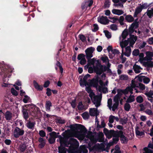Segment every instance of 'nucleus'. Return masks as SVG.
I'll return each instance as SVG.
<instances>
[{
  "mask_svg": "<svg viewBox=\"0 0 153 153\" xmlns=\"http://www.w3.org/2000/svg\"><path fill=\"white\" fill-rule=\"evenodd\" d=\"M50 137L48 140L50 143L52 144L54 143L56 138H59L60 143L61 145H65L68 146L66 144V139L71 137H74L77 138L80 140H82L85 137L89 138L94 143H96L97 140L95 139L94 136L92 135L91 132H87V130L83 126L79 124L76 126V130L74 131L72 134L69 131L66 132L65 133H63L62 135L64 137L61 135H58L57 133L55 131H53L49 134Z\"/></svg>",
  "mask_w": 153,
  "mask_h": 153,
  "instance_id": "f257e3e1",
  "label": "nucleus"
},
{
  "mask_svg": "<svg viewBox=\"0 0 153 153\" xmlns=\"http://www.w3.org/2000/svg\"><path fill=\"white\" fill-rule=\"evenodd\" d=\"M101 76L102 79L99 80L98 77L97 76L91 80L90 84L97 88L99 92L106 93L108 92L107 86L108 81L105 74H102Z\"/></svg>",
  "mask_w": 153,
  "mask_h": 153,
  "instance_id": "f03ea898",
  "label": "nucleus"
},
{
  "mask_svg": "<svg viewBox=\"0 0 153 153\" xmlns=\"http://www.w3.org/2000/svg\"><path fill=\"white\" fill-rule=\"evenodd\" d=\"M89 93V96L95 106L97 108L100 105L101 97L98 95H95L94 94L92 91Z\"/></svg>",
  "mask_w": 153,
  "mask_h": 153,
  "instance_id": "7ed1b4c3",
  "label": "nucleus"
},
{
  "mask_svg": "<svg viewBox=\"0 0 153 153\" xmlns=\"http://www.w3.org/2000/svg\"><path fill=\"white\" fill-rule=\"evenodd\" d=\"M76 143L78 142L77 140L73 138H71L70 139L69 142H68L66 140V144L68 146H66L65 145H61L60 144V146L59 147V153H66L67 149H66L64 147H63V146H66L67 147L68 146V145L71 144L72 143Z\"/></svg>",
  "mask_w": 153,
  "mask_h": 153,
  "instance_id": "20e7f679",
  "label": "nucleus"
},
{
  "mask_svg": "<svg viewBox=\"0 0 153 153\" xmlns=\"http://www.w3.org/2000/svg\"><path fill=\"white\" fill-rule=\"evenodd\" d=\"M90 76V75L87 74L85 75L83 77H81L80 79L79 83L80 85L82 87H84L85 85L86 86L89 85V81L88 79Z\"/></svg>",
  "mask_w": 153,
  "mask_h": 153,
  "instance_id": "39448f33",
  "label": "nucleus"
},
{
  "mask_svg": "<svg viewBox=\"0 0 153 153\" xmlns=\"http://www.w3.org/2000/svg\"><path fill=\"white\" fill-rule=\"evenodd\" d=\"M25 131L23 129L16 127L13 131V136L15 138H17L19 136L23 135Z\"/></svg>",
  "mask_w": 153,
  "mask_h": 153,
  "instance_id": "423d86ee",
  "label": "nucleus"
},
{
  "mask_svg": "<svg viewBox=\"0 0 153 153\" xmlns=\"http://www.w3.org/2000/svg\"><path fill=\"white\" fill-rule=\"evenodd\" d=\"M131 81V86L134 87V88L135 87H138L142 91L144 90L145 89L146 87L143 83L140 82H138L134 80H133Z\"/></svg>",
  "mask_w": 153,
  "mask_h": 153,
  "instance_id": "0eeeda50",
  "label": "nucleus"
},
{
  "mask_svg": "<svg viewBox=\"0 0 153 153\" xmlns=\"http://www.w3.org/2000/svg\"><path fill=\"white\" fill-rule=\"evenodd\" d=\"M95 49L94 48L90 47L88 48L85 50L86 57L87 59H89L93 57V53Z\"/></svg>",
  "mask_w": 153,
  "mask_h": 153,
  "instance_id": "6e6552de",
  "label": "nucleus"
},
{
  "mask_svg": "<svg viewBox=\"0 0 153 153\" xmlns=\"http://www.w3.org/2000/svg\"><path fill=\"white\" fill-rule=\"evenodd\" d=\"M96 73L99 74H101L102 72L108 70V68L105 66L101 65L98 67H94Z\"/></svg>",
  "mask_w": 153,
  "mask_h": 153,
  "instance_id": "1a4fd4ad",
  "label": "nucleus"
},
{
  "mask_svg": "<svg viewBox=\"0 0 153 153\" xmlns=\"http://www.w3.org/2000/svg\"><path fill=\"white\" fill-rule=\"evenodd\" d=\"M132 81H131V83L130 84V86L127 87L125 89L123 90H120L118 91L120 94L121 93H123L125 94H128V92H129L131 94H133V89L134 88V87H132Z\"/></svg>",
  "mask_w": 153,
  "mask_h": 153,
  "instance_id": "9d476101",
  "label": "nucleus"
},
{
  "mask_svg": "<svg viewBox=\"0 0 153 153\" xmlns=\"http://www.w3.org/2000/svg\"><path fill=\"white\" fill-rule=\"evenodd\" d=\"M98 21L101 24L106 25L109 23V20L106 16H102L98 19Z\"/></svg>",
  "mask_w": 153,
  "mask_h": 153,
  "instance_id": "9b49d317",
  "label": "nucleus"
},
{
  "mask_svg": "<svg viewBox=\"0 0 153 153\" xmlns=\"http://www.w3.org/2000/svg\"><path fill=\"white\" fill-rule=\"evenodd\" d=\"M139 26L138 22H134L133 23L128 29L130 33H132L134 29L137 28Z\"/></svg>",
  "mask_w": 153,
  "mask_h": 153,
  "instance_id": "f8f14e48",
  "label": "nucleus"
},
{
  "mask_svg": "<svg viewBox=\"0 0 153 153\" xmlns=\"http://www.w3.org/2000/svg\"><path fill=\"white\" fill-rule=\"evenodd\" d=\"M137 37L134 35H131L130 38H128L127 40L129 43L130 45L132 46L135 43L137 39Z\"/></svg>",
  "mask_w": 153,
  "mask_h": 153,
  "instance_id": "ddd939ff",
  "label": "nucleus"
},
{
  "mask_svg": "<svg viewBox=\"0 0 153 153\" xmlns=\"http://www.w3.org/2000/svg\"><path fill=\"white\" fill-rule=\"evenodd\" d=\"M36 124L33 120H28L26 124V126L29 129H33Z\"/></svg>",
  "mask_w": 153,
  "mask_h": 153,
  "instance_id": "4468645a",
  "label": "nucleus"
},
{
  "mask_svg": "<svg viewBox=\"0 0 153 153\" xmlns=\"http://www.w3.org/2000/svg\"><path fill=\"white\" fill-rule=\"evenodd\" d=\"M146 56L144 57L145 60L151 61L152 59L153 52L147 51L146 53Z\"/></svg>",
  "mask_w": 153,
  "mask_h": 153,
  "instance_id": "2eb2a0df",
  "label": "nucleus"
},
{
  "mask_svg": "<svg viewBox=\"0 0 153 153\" xmlns=\"http://www.w3.org/2000/svg\"><path fill=\"white\" fill-rule=\"evenodd\" d=\"M88 1L82 4V8L83 10L86 8L88 7V4H87V3H89L88 4V6L90 7L91 6L93 3V1L92 0H87Z\"/></svg>",
  "mask_w": 153,
  "mask_h": 153,
  "instance_id": "dca6fc26",
  "label": "nucleus"
},
{
  "mask_svg": "<svg viewBox=\"0 0 153 153\" xmlns=\"http://www.w3.org/2000/svg\"><path fill=\"white\" fill-rule=\"evenodd\" d=\"M95 122L96 123H97V128H103L105 126V124L103 120H101V125L99 124V122L98 121L97 117H96Z\"/></svg>",
  "mask_w": 153,
  "mask_h": 153,
  "instance_id": "f3484780",
  "label": "nucleus"
},
{
  "mask_svg": "<svg viewBox=\"0 0 153 153\" xmlns=\"http://www.w3.org/2000/svg\"><path fill=\"white\" fill-rule=\"evenodd\" d=\"M131 50L130 46H127L124 48L123 53H124V54L125 56H129L131 53Z\"/></svg>",
  "mask_w": 153,
  "mask_h": 153,
  "instance_id": "a211bd4d",
  "label": "nucleus"
},
{
  "mask_svg": "<svg viewBox=\"0 0 153 153\" xmlns=\"http://www.w3.org/2000/svg\"><path fill=\"white\" fill-rule=\"evenodd\" d=\"M135 131L137 136H141L144 134V131H141V128L138 126L136 127Z\"/></svg>",
  "mask_w": 153,
  "mask_h": 153,
  "instance_id": "6ab92c4d",
  "label": "nucleus"
},
{
  "mask_svg": "<svg viewBox=\"0 0 153 153\" xmlns=\"http://www.w3.org/2000/svg\"><path fill=\"white\" fill-rule=\"evenodd\" d=\"M120 137L121 138V140L122 143H126L128 141V138H127L123 134V132L122 131H120Z\"/></svg>",
  "mask_w": 153,
  "mask_h": 153,
  "instance_id": "aec40b11",
  "label": "nucleus"
},
{
  "mask_svg": "<svg viewBox=\"0 0 153 153\" xmlns=\"http://www.w3.org/2000/svg\"><path fill=\"white\" fill-rule=\"evenodd\" d=\"M133 69L135 73L137 74L140 73L143 69L142 68L136 64L133 65Z\"/></svg>",
  "mask_w": 153,
  "mask_h": 153,
  "instance_id": "412c9836",
  "label": "nucleus"
},
{
  "mask_svg": "<svg viewBox=\"0 0 153 153\" xmlns=\"http://www.w3.org/2000/svg\"><path fill=\"white\" fill-rule=\"evenodd\" d=\"M89 113L91 116H96V117H97V116L98 114L97 108H90Z\"/></svg>",
  "mask_w": 153,
  "mask_h": 153,
  "instance_id": "4be33fe9",
  "label": "nucleus"
},
{
  "mask_svg": "<svg viewBox=\"0 0 153 153\" xmlns=\"http://www.w3.org/2000/svg\"><path fill=\"white\" fill-rule=\"evenodd\" d=\"M38 141L40 143L39 144V146L40 148H43L45 144V140L42 137H39L38 139Z\"/></svg>",
  "mask_w": 153,
  "mask_h": 153,
  "instance_id": "5701e85b",
  "label": "nucleus"
},
{
  "mask_svg": "<svg viewBox=\"0 0 153 153\" xmlns=\"http://www.w3.org/2000/svg\"><path fill=\"white\" fill-rule=\"evenodd\" d=\"M128 42L127 40L124 41H121L120 42V45L122 49V51L123 53L124 51V48L126 46L128 45Z\"/></svg>",
  "mask_w": 153,
  "mask_h": 153,
  "instance_id": "b1692460",
  "label": "nucleus"
},
{
  "mask_svg": "<svg viewBox=\"0 0 153 153\" xmlns=\"http://www.w3.org/2000/svg\"><path fill=\"white\" fill-rule=\"evenodd\" d=\"M112 12L113 14L117 15H120L124 13V12L123 10L116 9H113Z\"/></svg>",
  "mask_w": 153,
  "mask_h": 153,
  "instance_id": "393cba45",
  "label": "nucleus"
},
{
  "mask_svg": "<svg viewBox=\"0 0 153 153\" xmlns=\"http://www.w3.org/2000/svg\"><path fill=\"white\" fill-rule=\"evenodd\" d=\"M101 59L103 62L105 63H107V67H106L108 68L109 69L111 65L109 62V59L108 57L106 56H103L101 57Z\"/></svg>",
  "mask_w": 153,
  "mask_h": 153,
  "instance_id": "a878e982",
  "label": "nucleus"
},
{
  "mask_svg": "<svg viewBox=\"0 0 153 153\" xmlns=\"http://www.w3.org/2000/svg\"><path fill=\"white\" fill-rule=\"evenodd\" d=\"M143 66L147 68H152L153 67V61H149L145 62L143 63Z\"/></svg>",
  "mask_w": 153,
  "mask_h": 153,
  "instance_id": "bb28decb",
  "label": "nucleus"
},
{
  "mask_svg": "<svg viewBox=\"0 0 153 153\" xmlns=\"http://www.w3.org/2000/svg\"><path fill=\"white\" fill-rule=\"evenodd\" d=\"M5 118L7 120H10L12 119V114L10 112L7 111L5 114Z\"/></svg>",
  "mask_w": 153,
  "mask_h": 153,
  "instance_id": "cd10ccee",
  "label": "nucleus"
},
{
  "mask_svg": "<svg viewBox=\"0 0 153 153\" xmlns=\"http://www.w3.org/2000/svg\"><path fill=\"white\" fill-rule=\"evenodd\" d=\"M38 108L37 107L33 106L30 109V111L32 112L31 115L33 116H35L37 114V111L38 110Z\"/></svg>",
  "mask_w": 153,
  "mask_h": 153,
  "instance_id": "c85d7f7f",
  "label": "nucleus"
},
{
  "mask_svg": "<svg viewBox=\"0 0 153 153\" xmlns=\"http://www.w3.org/2000/svg\"><path fill=\"white\" fill-rule=\"evenodd\" d=\"M114 120H115L116 121H118L119 120V119L117 117H115L112 115H110L109 118V122L113 123L114 122Z\"/></svg>",
  "mask_w": 153,
  "mask_h": 153,
  "instance_id": "c756f323",
  "label": "nucleus"
},
{
  "mask_svg": "<svg viewBox=\"0 0 153 153\" xmlns=\"http://www.w3.org/2000/svg\"><path fill=\"white\" fill-rule=\"evenodd\" d=\"M142 10V8H140V7H137L135 10L134 14V17H137V15L141 12Z\"/></svg>",
  "mask_w": 153,
  "mask_h": 153,
  "instance_id": "7c9ffc66",
  "label": "nucleus"
},
{
  "mask_svg": "<svg viewBox=\"0 0 153 153\" xmlns=\"http://www.w3.org/2000/svg\"><path fill=\"white\" fill-rule=\"evenodd\" d=\"M33 85L35 88L38 90H42L43 89L42 86L39 85L35 81H33Z\"/></svg>",
  "mask_w": 153,
  "mask_h": 153,
  "instance_id": "2f4dec72",
  "label": "nucleus"
},
{
  "mask_svg": "<svg viewBox=\"0 0 153 153\" xmlns=\"http://www.w3.org/2000/svg\"><path fill=\"white\" fill-rule=\"evenodd\" d=\"M121 94L120 93L119 91H118L117 94L114 97V102L119 103V99L120 98V96Z\"/></svg>",
  "mask_w": 153,
  "mask_h": 153,
  "instance_id": "473e14b6",
  "label": "nucleus"
},
{
  "mask_svg": "<svg viewBox=\"0 0 153 153\" xmlns=\"http://www.w3.org/2000/svg\"><path fill=\"white\" fill-rule=\"evenodd\" d=\"M146 13L149 18H151L152 16H153V8H151L149 10L148 9Z\"/></svg>",
  "mask_w": 153,
  "mask_h": 153,
  "instance_id": "72a5a7b5",
  "label": "nucleus"
},
{
  "mask_svg": "<svg viewBox=\"0 0 153 153\" xmlns=\"http://www.w3.org/2000/svg\"><path fill=\"white\" fill-rule=\"evenodd\" d=\"M88 63L87 65L88 67L89 65H93L94 68L95 67L94 65L95 61V59L94 58H93L92 59H88Z\"/></svg>",
  "mask_w": 153,
  "mask_h": 153,
  "instance_id": "f704fd0d",
  "label": "nucleus"
},
{
  "mask_svg": "<svg viewBox=\"0 0 153 153\" xmlns=\"http://www.w3.org/2000/svg\"><path fill=\"white\" fill-rule=\"evenodd\" d=\"M134 96L133 95H130L128 97L126 102L128 103H131L135 100Z\"/></svg>",
  "mask_w": 153,
  "mask_h": 153,
  "instance_id": "c9c22d12",
  "label": "nucleus"
},
{
  "mask_svg": "<svg viewBox=\"0 0 153 153\" xmlns=\"http://www.w3.org/2000/svg\"><path fill=\"white\" fill-rule=\"evenodd\" d=\"M125 19L128 22H131L134 21V19L131 15H128L126 16Z\"/></svg>",
  "mask_w": 153,
  "mask_h": 153,
  "instance_id": "e433bc0d",
  "label": "nucleus"
},
{
  "mask_svg": "<svg viewBox=\"0 0 153 153\" xmlns=\"http://www.w3.org/2000/svg\"><path fill=\"white\" fill-rule=\"evenodd\" d=\"M111 132L112 136L114 137H120V131L118 132H116L113 130H111Z\"/></svg>",
  "mask_w": 153,
  "mask_h": 153,
  "instance_id": "4c0bfd02",
  "label": "nucleus"
},
{
  "mask_svg": "<svg viewBox=\"0 0 153 153\" xmlns=\"http://www.w3.org/2000/svg\"><path fill=\"white\" fill-rule=\"evenodd\" d=\"M79 151L80 152H82L83 153H87L88 150L84 146H81L79 148Z\"/></svg>",
  "mask_w": 153,
  "mask_h": 153,
  "instance_id": "58836bf2",
  "label": "nucleus"
},
{
  "mask_svg": "<svg viewBox=\"0 0 153 153\" xmlns=\"http://www.w3.org/2000/svg\"><path fill=\"white\" fill-rule=\"evenodd\" d=\"M51 103L49 101H46L45 104V108L46 110L49 111L50 109V107L51 106Z\"/></svg>",
  "mask_w": 153,
  "mask_h": 153,
  "instance_id": "ea45409f",
  "label": "nucleus"
},
{
  "mask_svg": "<svg viewBox=\"0 0 153 153\" xmlns=\"http://www.w3.org/2000/svg\"><path fill=\"white\" fill-rule=\"evenodd\" d=\"M109 28L112 30L115 31L118 29V27L117 25L115 24H112L108 26Z\"/></svg>",
  "mask_w": 153,
  "mask_h": 153,
  "instance_id": "a19ab883",
  "label": "nucleus"
},
{
  "mask_svg": "<svg viewBox=\"0 0 153 153\" xmlns=\"http://www.w3.org/2000/svg\"><path fill=\"white\" fill-rule=\"evenodd\" d=\"M136 100L138 103H141L143 101V99L142 96H139L136 97Z\"/></svg>",
  "mask_w": 153,
  "mask_h": 153,
  "instance_id": "79ce46f5",
  "label": "nucleus"
},
{
  "mask_svg": "<svg viewBox=\"0 0 153 153\" xmlns=\"http://www.w3.org/2000/svg\"><path fill=\"white\" fill-rule=\"evenodd\" d=\"M128 76L125 74H122L119 76V79L121 80H125L128 79Z\"/></svg>",
  "mask_w": 153,
  "mask_h": 153,
  "instance_id": "37998d69",
  "label": "nucleus"
},
{
  "mask_svg": "<svg viewBox=\"0 0 153 153\" xmlns=\"http://www.w3.org/2000/svg\"><path fill=\"white\" fill-rule=\"evenodd\" d=\"M113 141L112 142L110 143L109 144H108V146L110 147L111 145H113L114 143H116L118 141V137H114L113 138Z\"/></svg>",
  "mask_w": 153,
  "mask_h": 153,
  "instance_id": "c03bdc74",
  "label": "nucleus"
},
{
  "mask_svg": "<svg viewBox=\"0 0 153 153\" xmlns=\"http://www.w3.org/2000/svg\"><path fill=\"white\" fill-rule=\"evenodd\" d=\"M113 151H114V153H120V148L117 145L115 146L114 150L112 149L111 152H112Z\"/></svg>",
  "mask_w": 153,
  "mask_h": 153,
  "instance_id": "a18cd8bd",
  "label": "nucleus"
},
{
  "mask_svg": "<svg viewBox=\"0 0 153 153\" xmlns=\"http://www.w3.org/2000/svg\"><path fill=\"white\" fill-rule=\"evenodd\" d=\"M108 106L110 110H111L112 105V100L111 98H109L108 100Z\"/></svg>",
  "mask_w": 153,
  "mask_h": 153,
  "instance_id": "49530a36",
  "label": "nucleus"
},
{
  "mask_svg": "<svg viewBox=\"0 0 153 153\" xmlns=\"http://www.w3.org/2000/svg\"><path fill=\"white\" fill-rule=\"evenodd\" d=\"M104 134L103 133L101 132L100 133L99 135V138L98 141L99 142H102L104 140L103 138Z\"/></svg>",
  "mask_w": 153,
  "mask_h": 153,
  "instance_id": "de8ad7c7",
  "label": "nucleus"
},
{
  "mask_svg": "<svg viewBox=\"0 0 153 153\" xmlns=\"http://www.w3.org/2000/svg\"><path fill=\"white\" fill-rule=\"evenodd\" d=\"M23 113L24 118L25 120H27L28 117L27 110L26 109H24L23 111Z\"/></svg>",
  "mask_w": 153,
  "mask_h": 153,
  "instance_id": "09e8293b",
  "label": "nucleus"
},
{
  "mask_svg": "<svg viewBox=\"0 0 153 153\" xmlns=\"http://www.w3.org/2000/svg\"><path fill=\"white\" fill-rule=\"evenodd\" d=\"M111 130L109 131H107L105 132V135L107 136V137L109 139H110L111 137L112 136V134L111 133Z\"/></svg>",
  "mask_w": 153,
  "mask_h": 153,
  "instance_id": "8fccbe9b",
  "label": "nucleus"
},
{
  "mask_svg": "<svg viewBox=\"0 0 153 153\" xmlns=\"http://www.w3.org/2000/svg\"><path fill=\"white\" fill-rule=\"evenodd\" d=\"M124 20V18L123 16H121L120 17L118 21H119V22L121 25H124V23L123 22V21Z\"/></svg>",
  "mask_w": 153,
  "mask_h": 153,
  "instance_id": "3c124183",
  "label": "nucleus"
},
{
  "mask_svg": "<svg viewBox=\"0 0 153 153\" xmlns=\"http://www.w3.org/2000/svg\"><path fill=\"white\" fill-rule=\"evenodd\" d=\"M128 103H126L124 106L125 110L127 111H128L129 110L131 107L130 105Z\"/></svg>",
  "mask_w": 153,
  "mask_h": 153,
  "instance_id": "603ef678",
  "label": "nucleus"
},
{
  "mask_svg": "<svg viewBox=\"0 0 153 153\" xmlns=\"http://www.w3.org/2000/svg\"><path fill=\"white\" fill-rule=\"evenodd\" d=\"M119 103L114 102L113 105L112 106V109L113 111H114L117 108Z\"/></svg>",
  "mask_w": 153,
  "mask_h": 153,
  "instance_id": "864d4df0",
  "label": "nucleus"
},
{
  "mask_svg": "<svg viewBox=\"0 0 153 153\" xmlns=\"http://www.w3.org/2000/svg\"><path fill=\"white\" fill-rule=\"evenodd\" d=\"M109 19L112 20L111 22L113 23H115L117 22V21H118L119 19L117 17H109Z\"/></svg>",
  "mask_w": 153,
  "mask_h": 153,
  "instance_id": "5fc2aeb1",
  "label": "nucleus"
},
{
  "mask_svg": "<svg viewBox=\"0 0 153 153\" xmlns=\"http://www.w3.org/2000/svg\"><path fill=\"white\" fill-rule=\"evenodd\" d=\"M127 35V30H125L123 31V32L122 33L121 37L123 38V39H124L126 38Z\"/></svg>",
  "mask_w": 153,
  "mask_h": 153,
  "instance_id": "6e6d98bb",
  "label": "nucleus"
},
{
  "mask_svg": "<svg viewBox=\"0 0 153 153\" xmlns=\"http://www.w3.org/2000/svg\"><path fill=\"white\" fill-rule=\"evenodd\" d=\"M85 55L82 53L78 55L77 56V59L78 60H81L82 59H85Z\"/></svg>",
  "mask_w": 153,
  "mask_h": 153,
  "instance_id": "4d7b16f0",
  "label": "nucleus"
},
{
  "mask_svg": "<svg viewBox=\"0 0 153 153\" xmlns=\"http://www.w3.org/2000/svg\"><path fill=\"white\" fill-rule=\"evenodd\" d=\"M82 117L84 119H88L89 117L88 113L87 112H85L82 114Z\"/></svg>",
  "mask_w": 153,
  "mask_h": 153,
  "instance_id": "13d9d810",
  "label": "nucleus"
},
{
  "mask_svg": "<svg viewBox=\"0 0 153 153\" xmlns=\"http://www.w3.org/2000/svg\"><path fill=\"white\" fill-rule=\"evenodd\" d=\"M145 94L147 97L152 96L153 95V90H150L149 92L145 93Z\"/></svg>",
  "mask_w": 153,
  "mask_h": 153,
  "instance_id": "bf43d9fd",
  "label": "nucleus"
},
{
  "mask_svg": "<svg viewBox=\"0 0 153 153\" xmlns=\"http://www.w3.org/2000/svg\"><path fill=\"white\" fill-rule=\"evenodd\" d=\"M140 53L139 50L138 49H135L132 52V54L134 56H138Z\"/></svg>",
  "mask_w": 153,
  "mask_h": 153,
  "instance_id": "052dcab7",
  "label": "nucleus"
},
{
  "mask_svg": "<svg viewBox=\"0 0 153 153\" xmlns=\"http://www.w3.org/2000/svg\"><path fill=\"white\" fill-rule=\"evenodd\" d=\"M150 81V79L149 78L144 76L143 79V82L145 84H148Z\"/></svg>",
  "mask_w": 153,
  "mask_h": 153,
  "instance_id": "680f3d73",
  "label": "nucleus"
},
{
  "mask_svg": "<svg viewBox=\"0 0 153 153\" xmlns=\"http://www.w3.org/2000/svg\"><path fill=\"white\" fill-rule=\"evenodd\" d=\"M26 148V146L25 145H22L20 146L19 149L22 152H24Z\"/></svg>",
  "mask_w": 153,
  "mask_h": 153,
  "instance_id": "e2e57ef3",
  "label": "nucleus"
},
{
  "mask_svg": "<svg viewBox=\"0 0 153 153\" xmlns=\"http://www.w3.org/2000/svg\"><path fill=\"white\" fill-rule=\"evenodd\" d=\"M79 38L80 39L82 42H84L86 40V37L82 34H79Z\"/></svg>",
  "mask_w": 153,
  "mask_h": 153,
  "instance_id": "0e129e2a",
  "label": "nucleus"
},
{
  "mask_svg": "<svg viewBox=\"0 0 153 153\" xmlns=\"http://www.w3.org/2000/svg\"><path fill=\"white\" fill-rule=\"evenodd\" d=\"M128 121V119L127 118H126L125 119H121L120 121V124H122V125H124L125 124H126Z\"/></svg>",
  "mask_w": 153,
  "mask_h": 153,
  "instance_id": "69168bd1",
  "label": "nucleus"
},
{
  "mask_svg": "<svg viewBox=\"0 0 153 153\" xmlns=\"http://www.w3.org/2000/svg\"><path fill=\"white\" fill-rule=\"evenodd\" d=\"M78 108L79 110H82L84 108V105L82 102H79L78 106Z\"/></svg>",
  "mask_w": 153,
  "mask_h": 153,
  "instance_id": "338daca9",
  "label": "nucleus"
},
{
  "mask_svg": "<svg viewBox=\"0 0 153 153\" xmlns=\"http://www.w3.org/2000/svg\"><path fill=\"white\" fill-rule=\"evenodd\" d=\"M144 150L145 152L143 153H152V151L151 150L147 148H144Z\"/></svg>",
  "mask_w": 153,
  "mask_h": 153,
  "instance_id": "774afa93",
  "label": "nucleus"
}]
</instances>
